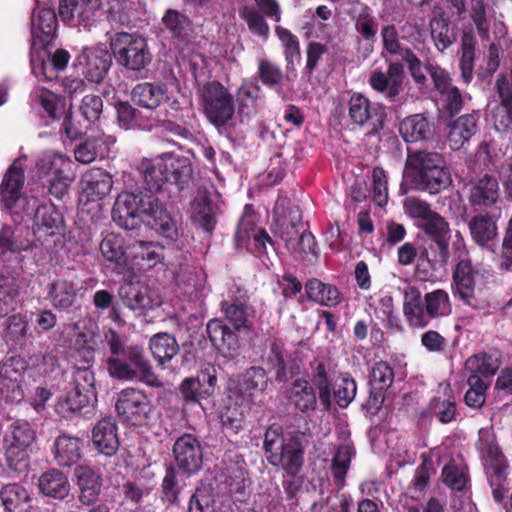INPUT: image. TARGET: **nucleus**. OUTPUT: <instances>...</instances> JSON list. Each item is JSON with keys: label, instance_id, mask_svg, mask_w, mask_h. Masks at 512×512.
I'll return each mask as SVG.
<instances>
[{"label": "nucleus", "instance_id": "obj_33", "mask_svg": "<svg viewBox=\"0 0 512 512\" xmlns=\"http://www.w3.org/2000/svg\"><path fill=\"white\" fill-rule=\"evenodd\" d=\"M279 233L292 253L312 251L314 248V237L296 223L282 224Z\"/></svg>", "mask_w": 512, "mask_h": 512}, {"label": "nucleus", "instance_id": "obj_51", "mask_svg": "<svg viewBox=\"0 0 512 512\" xmlns=\"http://www.w3.org/2000/svg\"><path fill=\"white\" fill-rule=\"evenodd\" d=\"M290 399L301 411L312 409L316 403V396L312 387L306 380L297 379L290 390Z\"/></svg>", "mask_w": 512, "mask_h": 512}, {"label": "nucleus", "instance_id": "obj_23", "mask_svg": "<svg viewBox=\"0 0 512 512\" xmlns=\"http://www.w3.org/2000/svg\"><path fill=\"white\" fill-rule=\"evenodd\" d=\"M78 499L83 505L96 502L101 491V477L91 467L81 465L75 468Z\"/></svg>", "mask_w": 512, "mask_h": 512}, {"label": "nucleus", "instance_id": "obj_64", "mask_svg": "<svg viewBox=\"0 0 512 512\" xmlns=\"http://www.w3.org/2000/svg\"><path fill=\"white\" fill-rule=\"evenodd\" d=\"M79 110L87 121L94 122L99 119L102 113L103 101L98 95H85L81 101Z\"/></svg>", "mask_w": 512, "mask_h": 512}, {"label": "nucleus", "instance_id": "obj_27", "mask_svg": "<svg viewBox=\"0 0 512 512\" xmlns=\"http://www.w3.org/2000/svg\"><path fill=\"white\" fill-rule=\"evenodd\" d=\"M0 247L13 252L28 251L37 247V241L28 227L4 226L0 231Z\"/></svg>", "mask_w": 512, "mask_h": 512}, {"label": "nucleus", "instance_id": "obj_18", "mask_svg": "<svg viewBox=\"0 0 512 512\" xmlns=\"http://www.w3.org/2000/svg\"><path fill=\"white\" fill-rule=\"evenodd\" d=\"M164 248L155 242L134 241L128 245L129 268L147 270L154 268L157 264H164Z\"/></svg>", "mask_w": 512, "mask_h": 512}, {"label": "nucleus", "instance_id": "obj_11", "mask_svg": "<svg viewBox=\"0 0 512 512\" xmlns=\"http://www.w3.org/2000/svg\"><path fill=\"white\" fill-rule=\"evenodd\" d=\"M115 408L121 420L134 426L146 424L152 412L146 394L134 388L123 389L118 393Z\"/></svg>", "mask_w": 512, "mask_h": 512}, {"label": "nucleus", "instance_id": "obj_63", "mask_svg": "<svg viewBox=\"0 0 512 512\" xmlns=\"http://www.w3.org/2000/svg\"><path fill=\"white\" fill-rule=\"evenodd\" d=\"M312 382L319 390V398L322 404L325 407H329L331 401V387L325 367L322 363L316 365Z\"/></svg>", "mask_w": 512, "mask_h": 512}, {"label": "nucleus", "instance_id": "obj_41", "mask_svg": "<svg viewBox=\"0 0 512 512\" xmlns=\"http://www.w3.org/2000/svg\"><path fill=\"white\" fill-rule=\"evenodd\" d=\"M70 59V55L66 50L58 49L48 58L47 61L41 60L36 62L34 58L31 60L32 71L39 79L52 80L56 77L55 71L63 70Z\"/></svg>", "mask_w": 512, "mask_h": 512}, {"label": "nucleus", "instance_id": "obj_26", "mask_svg": "<svg viewBox=\"0 0 512 512\" xmlns=\"http://www.w3.org/2000/svg\"><path fill=\"white\" fill-rule=\"evenodd\" d=\"M79 291L80 288L75 281L57 278L49 285L47 295L55 309L67 310L75 304Z\"/></svg>", "mask_w": 512, "mask_h": 512}, {"label": "nucleus", "instance_id": "obj_43", "mask_svg": "<svg viewBox=\"0 0 512 512\" xmlns=\"http://www.w3.org/2000/svg\"><path fill=\"white\" fill-rule=\"evenodd\" d=\"M424 232L430 236L438 245L442 253L447 252L449 224L438 213L432 211L421 223Z\"/></svg>", "mask_w": 512, "mask_h": 512}, {"label": "nucleus", "instance_id": "obj_8", "mask_svg": "<svg viewBox=\"0 0 512 512\" xmlns=\"http://www.w3.org/2000/svg\"><path fill=\"white\" fill-rule=\"evenodd\" d=\"M95 402L93 373L87 369L78 370L73 386L58 399L55 411L62 417H68L84 408L93 407Z\"/></svg>", "mask_w": 512, "mask_h": 512}, {"label": "nucleus", "instance_id": "obj_38", "mask_svg": "<svg viewBox=\"0 0 512 512\" xmlns=\"http://www.w3.org/2000/svg\"><path fill=\"white\" fill-rule=\"evenodd\" d=\"M469 229L473 240L479 246L493 249L498 234L495 221L488 216L478 215L470 221Z\"/></svg>", "mask_w": 512, "mask_h": 512}, {"label": "nucleus", "instance_id": "obj_40", "mask_svg": "<svg viewBox=\"0 0 512 512\" xmlns=\"http://www.w3.org/2000/svg\"><path fill=\"white\" fill-rule=\"evenodd\" d=\"M260 94L261 89L258 84L250 80L242 82L236 93L238 114L242 120L256 113Z\"/></svg>", "mask_w": 512, "mask_h": 512}, {"label": "nucleus", "instance_id": "obj_45", "mask_svg": "<svg viewBox=\"0 0 512 512\" xmlns=\"http://www.w3.org/2000/svg\"><path fill=\"white\" fill-rule=\"evenodd\" d=\"M305 291L310 300L323 306H336L340 302L337 288L317 279L309 280L306 283Z\"/></svg>", "mask_w": 512, "mask_h": 512}, {"label": "nucleus", "instance_id": "obj_4", "mask_svg": "<svg viewBox=\"0 0 512 512\" xmlns=\"http://www.w3.org/2000/svg\"><path fill=\"white\" fill-rule=\"evenodd\" d=\"M203 110L209 121L221 133L235 128L233 95L219 82H210L202 89Z\"/></svg>", "mask_w": 512, "mask_h": 512}, {"label": "nucleus", "instance_id": "obj_39", "mask_svg": "<svg viewBox=\"0 0 512 512\" xmlns=\"http://www.w3.org/2000/svg\"><path fill=\"white\" fill-rule=\"evenodd\" d=\"M431 411L442 423L451 422L456 415V404L453 391L449 384L441 383L438 395L432 400Z\"/></svg>", "mask_w": 512, "mask_h": 512}, {"label": "nucleus", "instance_id": "obj_50", "mask_svg": "<svg viewBox=\"0 0 512 512\" xmlns=\"http://www.w3.org/2000/svg\"><path fill=\"white\" fill-rule=\"evenodd\" d=\"M162 23L176 39L185 40L191 35L190 20L176 10H167L162 18Z\"/></svg>", "mask_w": 512, "mask_h": 512}, {"label": "nucleus", "instance_id": "obj_36", "mask_svg": "<svg viewBox=\"0 0 512 512\" xmlns=\"http://www.w3.org/2000/svg\"><path fill=\"white\" fill-rule=\"evenodd\" d=\"M128 245L124 235L110 233L100 244L102 255L118 267H126L128 260Z\"/></svg>", "mask_w": 512, "mask_h": 512}, {"label": "nucleus", "instance_id": "obj_62", "mask_svg": "<svg viewBox=\"0 0 512 512\" xmlns=\"http://www.w3.org/2000/svg\"><path fill=\"white\" fill-rule=\"evenodd\" d=\"M353 455L352 448L348 445L340 446L333 458L332 471L334 477L343 481Z\"/></svg>", "mask_w": 512, "mask_h": 512}, {"label": "nucleus", "instance_id": "obj_59", "mask_svg": "<svg viewBox=\"0 0 512 512\" xmlns=\"http://www.w3.org/2000/svg\"><path fill=\"white\" fill-rule=\"evenodd\" d=\"M442 480L454 491H463L468 484L465 468L454 463L444 466L442 470Z\"/></svg>", "mask_w": 512, "mask_h": 512}, {"label": "nucleus", "instance_id": "obj_42", "mask_svg": "<svg viewBox=\"0 0 512 512\" xmlns=\"http://www.w3.org/2000/svg\"><path fill=\"white\" fill-rule=\"evenodd\" d=\"M399 132L406 142L415 143L427 139L431 134V128L424 116L415 114L400 123Z\"/></svg>", "mask_w": 512, "mask_h": 512}, {"label": "nucleus", "instance_id": "obj_13", "mask_svg": "<svg viewBox=\"0 0 512 512\" xmlns=\"http://www.w3.org/2000/svg\"><path fill=\"white\" fill-rule=\"evenodd\" d=\"M76 68L89 82L100 83L112 65V56L103 45L84 47L76 58Z\"/></svg>", "mask_w": 512, "mask_h": 512}, {"label": "nucleus", "instance_id": "obj_28", "mask_svg": "<svg viewBox=\"0 0 512 512\" xmlns=\"http://www.w3.org/2000/svg\"><path fill=\"white\" fill-rule=\"evenodd\" d=\"M424 305L419 290L407 286L404 290L403 313L410 326L425 327L429 324L431 319Z\"/></svg>", "mask_w": 512, "mask_h": 512}, {"label": "nucleus", "instance_id": "obj_3", "mask_svg": "<svg viewBox=\"0 0 512 512\" xmlns=\"http://www.w3.org/2000/svg\"><path fill=\"white\" fill-rule=\"evenodd\" d=\"M406 175L422 190L431 194L440 192L451 182L443 157L433 152H418L410 156Z\"/></svg>", "mask_w": 512, "mask_h": 512}, {"label": "nucleus", "instance_id": "obj_60", "mask_svg": "<svg viewBox=\"0 0 512 512\" xmlns=\"http://www.w3.org/2000/svg\"><path fill=\"white\" fill-rule=\"evenodd\" d=\"M430 25L432 38L438 50L443 51L453 43L455 40L454 33L444 20L434 19Z\"/></svg>", "mask_w": 512, "mask_h": 512}, {"label": "nucleus", "instance_id": "obj_53", "mask_svg": "<svg viewBox=\"0 0 512 512\" xmlns=\"http://www.w3.org/2000/svg\"><path fill=\"white\" fill-rule=\"evenodd\" d=\"M222 309L225 312L227 319L234 326L235 329H249L252 326L251 318L253 317L254 311L242 304H231L227 305L222 303Z\"/></svg>", "mask_w": 512, "mask_h": 512}, {"label": "nucleus", "instance_id": "obj_10", "mask_svg": "<svg viewBox=\"0 0 512 512\" xmlns=\"http://www.w3.org/2000/svg\"><path fill=\"white\" fill-rule=\"evenodd\" d=\"M456 295L465 304L479 308V295L484 286L482 273L475 269L469 259L458 261L453 274Z\"/></svg>", "mask_w": 512, "mask_h": 512}, {"label": "nucleus", "instance_id": "obj_19", "mask_svg": "<svg viewBox=\"0 0 512 512\" xmlns=\"http://www.w3.org/2000/svg\"><path fill=\"white\" fill-rule=\"evenodd\" d=\"M119 296L131 310L142 313L161 304L158 294L150 287L140 283H127L120 287Z\"/></svg>", "mask_w": 512, "mask_h": 512}, {"label": "nucleus", "instance_id": "obj_17", "mask_svg": "<svg viewBox=\"0 0 512 512\" xmlns=\"http://www.w3.org/2000/svg\"><path fill=\"white\" fill-rule=\"evenodd\" d=\"M28 368L25 359L16 356L0 363V379L2 387L0 391L12 402H19L23 399L24 393L20 386L24 372Z\"/></svg>", "mask_w": 512, "mask_h": 512}, {"label": "nucleus", "instance_id": "obj_56", "mask_svg": "<svg viewBox=\"0 0 512 512\" xmlns=\"http://www.w3.org/2000/svg\"><path fill=\"white\" fill-rule=\"evenodd\" d=\"M469 389L465 394V402L468 406L479 408L485 403L487 384L477 374H471L468 378Z\"/></svg>", "mask_w": 512, "mask_h": 512}, {"label": "nucleus", "instance_id": "obj_12", "mask_svg": "<svg viewBox=\"0 0 512 512\" xmlns=\"http://www.w3.org/2000/svg\"><path fill=\"white\" fill-rule=\"evenodd\" d=\"M32 274L26 273L22 266L7 267L0 277V316L14 310L19 296L27 291Z\"/></svg>", "mask_w": 512, "mask_h": 512}, {"label": "nucleus", "instance_id": "obj_31", "mask_svg": "<svg viewBox=\"0 0 512 512\" xmlns=\"http://www.w3.org/2000/svg\"><path fill=\"white\" fill-rule=\"evenodd\" d=\"M132 99L137 105L150 110L156 109L164 101L170 100L165 85L147 82L137 84L133 88Z\"/></svg>", "mask_w": 512, "mask_h": 512}, {"label": "nucleus", "instance_id": "obj_57", "mask_svg": "<svg viewBox=\"0 0 512 512\" xmlns=\"http://www.w3.org/2000/svg\"><path fill=\"white\" fill-rule=\"evenodd\" d=\"M500 364L496 358L492 356L474 355L466 361V368L473 372L472 374H482L484 376H492L499 369Z\"/></svg>", "mask_w": 512, "mask_h": 512}, {"label": "nucleus", "instance_id": "obj_34", "mask_svg": "<svg viewBox=\"0 0 512 512\" xmlns=\"http://www.w3.org/2000/svg\"><path fill=\"white\" fill-rule=\"evenodd\" d=\"M81 183L83 192L92 201L105 197L112 189V179L110 175L99 168H94L86 172Z\"/></svg>", "mask_w": 512, "mask_h": 512}, {"label": "nucleus", "instance_id": "obj_37", "mask_svg": "<svg viewBox=\"0 0 512 512\" xmlns=\"http://www.w3.org/2000/svg\"><path fill=\"white\" fill-rule=\"evenodd\" d=\"M477 130V118L473 114L462 115L450 126L448 142L452 149L458 150L469 141Z\"/></svg>", "mask_w": 512, "mask_h": 512}, {"label": "nucleus", "instance_id": "obj_14", "mask_svg": "<svg viewBox=\"0 0 512 512\" xmlns=\"http://www.w3.org/2000/svg\"><path fill=\"white\" fill-rule=\"evenodd\" d=\"M256 215L247 205L240 219L235 240L240 248H247L257 256L266 253L267 244H271L269 235L256 225Z\"/></svg>", "mask_w": 512, "mask_h": 512}, {"label": "nucleus", "instance_id": "obj_22", "mask_svg": "<svg viewBox=\"0 0 512 512\" xmlns=\"http://www.w3.org/2000/svg\"><path fill=\"white\" fill-rule=\"evenodd\" d=\"M403 78L402 65L399 63H390L387 75L381 71H375L371 74L369 83L374 90L393 99L401 90Z\"/></svg>", "mask_w": 512, "mask_h": 512}, {"label": "nucleus", "instance_id": "obj_9", "mask_svg": "<svg viewBox=\"0 0 512 512\" xmlns=\"http://www.w3.org/2000/svg\"><path fill=\"white\" fill-rule=\"evenodd\" d=\"M38 170L49 175V191L58 199L68 193V189L75 180L72 170V161L69 157L55 151H47L37 162Z\"/></svg>", "mask_w": 512, "mask_h": 512}, {"label": "nucleus", "instance_id": "obj_20", "mask_svg": "<svg viewBox=\"0 0 512 512\" xmlns=\"http://www.w3.org/2000/svg\"><path fill=\"white\" fill-rule=\"evenodd\" d=\"M57 27V18L53 10L37 9L33 12L31 23L32 47L43 49L53 39Z\"/></svg>", "mask_w": 512, "mask_h": 512}, {"label": "nucleus", "instance_id": "obj_25", "mask_svg": "<svg viewBox=\"0 0 512 512\" xmlns=\"http://www.w3.org/2000/svg\"><path fill=\"white\" fill-rule=\"evenodd\" d=\"M115 138L111 135L100 134L88 138L74 149L75 159L83 164L93 162L98 156H106L111 146L115 144Z\"/></svg>", "mask_w": 512, "mask_h": 512}, {"label": "nucleus", "instance_id": "obj_47", "mask_svg": "<svg viewBox=\"0 0 512 512\" xmlns=\"http://www.w3.org/2000/svg\"><path fill=\"white\" fill-rule=\"evenodd\" d=\"M150 350L159 364L170 361L179 350L176 339L167 333H158L150 340Z\"/></svg>", "mask_w": 512, "mask_h": 512}, {"label": "nucleus", "instance_id": "obj_30", "mask_svg": "<svg viewBox=\"0 0 512 512\" xmlns=\"http://www.w3.org/2000/svg\"><path fill=\"white\" fill-rule=\"evenodd\" d=\"M499 199V184L496 178L485 175L471 184L469 200L472 205L488 207Z\"/></svg>", "mask_w": 512, "mask_h": 512}, {"label": "nucleus", "instance_id": "obj_46", "mask_svg": "<svg viewBox=\"0 0 512 512\" xmlns=\"http://www.w3.org/2000/svg\"><path fill=\"white\" fill-rule=\"evenodd\" d=\"M35 439L36 434L31 425L25 420H17L10 426L5 437V446L32 449Z\"/></svg>", "mask_w": 512, "mask_h": 512}, {"label": "nucleus", "instance_id": "obj_35", "mask_svg": "<svg viewBox=\"0 0 512 512\" xmlns=\"http://www.w3.org/2000/svg\"><path fill=\"white\" fill-rule=\"evenodd\" d=\"M96 6L93 0H60L59 13L63 21L76 25L89 19Z\"/></svg>", "mask_w": 512, "mask_h": 512}, {"label": "nucleus", "instance_id": "obj_58", "mask_svg": "<svg viewBox=\"0 0 512 512\" xmlns=\"http://www.w3.org/2000/svg\"><path fill=\"white\" fill-rule=\"evenodd\" d=\"M32 449L5 446V458L8 467L17 472H25L30 465V453Z\"/></svg>", "mask_w": 512, "mask_h": 512}, {"label": "nucleus", "instance_id": "obj_16", "mask_svg": "<svg viewBox=\"0 0 512 512\" xmlns=\"http://www.w3.org/2000/svg\"><path fill=\"white\" fill-rule=\"evenodd\" d=\"M267 375L263 368L252 367L241 378L229 383V398L238 406L249 407L252 404L254 391H264L267 386Z\"/></svg>", "mask_w": 512, "mask_h": 512}, {"label": "nucleus", "instance_id": "obj_54", "mask_svg": "<svg viewBox=\"0 0 512 512\" xmlns=\"http://www.w3.org/2000/svg\"><path fill=\"white\" fill-rule=\"evenodd\" d=\"M74 328L78 331L75 340L76 346L91 354L97 346L96 324L91 321H79Z\"/></svg>", "mask_w": 512, "mask_h": 512}, {"label": "nucleus", "instance_id": "obj_7", "mask_svg": "<svg viewBox=\"0 0 512 512\" xmlns=\"http://www.w3.org/2000/svg\"><path fill=\"white\" fill-rule=\"evenodd\" d=\"M110 47L117 63L130 71H141L152 60L146 39L137 34L116 33L110 38Z\"/></svg>", "mask_w": 512, "mask_h": 512}, {"label": "nucleus", "instance_id": "obj_5", "mask_svg": "<svg viewBox=\"0 0 512 512\" xmlns=\"http://www.w3.org/2000/svg\"><path fill=\"white\" fill-rule=\"evenodd\" d=\"M124 358V360L119 357L108 359V371L112 377L122 380H139L152 387L163 385L153 372L141 347L137 345L126 347Z\"/></svg>", "mask_w": 512, "mask_h": 512}, {"label": "nucleus", "instance_id": "obj_32", "mask_svg": "<svg viewBox=\"0 0 512 512\" xmlns=\"http://www.w3.org/2000/svg\"><path fill=\"white\" fill-rule=\"evenodd\" d=\"M83 442L68 434L59 435L54 442V457L61 466H70L82 456Z\"/></svg>", "mask_w": 512, "mask_h": 512}, {"label": "nucleus", "instance_id": "obj_15", "mask_svg": "<svg viewBox=\"0 0 512 512\" xmlns=\"http://www.w3.org/2000/svg\"><path fill=\"white\" fill-rule=\"evenodd\" d=\"M348 115L354 124L369 128L370 133H376L383 127L382 108L360 93H354L350 97Z\"/></svg>", "mask_w": 512, "mask_h": 512}, {"label": "nucleus", "instance_id": "obj_49", "mask_svg": "<svg viewBox=\"0 0 512 512\" xmlns=\"http://www.w3.org/2000/svg\"><path fill=\"white\" fill-rule=\"evenodd\" d=\"M424 304L430 319L448 316L452 311L449 294L437 289L424 296Z\"/></svg>", "mask_w": 512, "mask_h": 512}, {"label": "nucleus", "instance_id": "obj_61", "mask_svg": "<svg viewBox=\"0 0 512 512\" xmlns=\"http://www.w3.org/2000/svg\"><path fill=\"white\" fill-rule=\"evenodd\" d=\"M373 200L379 206H385L388 202L387 175L382 168H374L372 173Z\"/></svg>", "mask_w": 512, "mask_h": 512}, {"label": "nucleus", "instance_id": "obj_21", "mask_svg": "<svg viewBox=\"0 0 512 512\" xmlns=\"http://www.w3.org/2000/svg\"><path fill=\"white\" fill-rule=\"evenodd\" d=\"M175 460L180 469L187 473L197 471L202 463V453L197 439L186 434L178 438L173 447Z\"/></svg>", "mask_w": 512, "mask_h": 512}, {"label": "nucleus", "instance_id": "obj_1", "mask_svg": "<svg viewBox=\"0 0 512 512\" xmlns=\"http://www.w3.org/2000/svg\"><path fill=\"white\" fill-rule=\"evenodd\" d=\"M137 170L146 192L120 193L113 207V220L126 230L135 229L145 222L159 235L175 240L178 236L177 220L154 194L171 180L181 185L190 178V160L178 154L164 153L142 160Z\"/></svg>", "mask_w": 512, "mask_h": 512}, {"label": "nucleus", "instance_id": "obj_2", "mask_svg": "<svg viewBox=\"0 0 512 512\" xmlns=\"http://www.w3.org/2000/svg\"><path fill=\"white\" fill-rule=\"evenodd\" d=\"M23 184V169L19 162L15 161L7 170L1 184V199L11 215L47 229L60 227L63 223L62 215L53 205H41L36 198L23 196Z\"/></svg>", "mask_w": 512, "mask_h": 512}, {"label": "nucleus", "instance_id": "obj_52", "mask_svg": "<svg viewBox=\"0 0 512 512\" xmlns=\"http://www.w3.org/2000/svg\"><path fill=\"white\" fill-rule=\"evenodd\" d=\"M189 512H218L210 485L202 484L196 488L189 502Z\"/></svg>", "mask_w": 512, "mask_h": 512}, {"label": "nucleus", "instance_id": "obj_44", "mask_svg": "<svg viewBox=\"0 0 512 512\" xmlns=\"http://www.w3.org/2000/svg\"><path fill=\"white\" fill-rule=\"evenodd\" d=\"M191 220L207 232H211L215 227V216L208 196L203 191H199L192 202Z\"/></svg>", "mask_w": 512, "mask_h": 512}, {"label": "nucleus", "instance_id": "obj_48", "mask_svg": "<svg viewBox=\"0 0 512 512\" xmlns=\"http://www.w3.org/2000/svg\"><path fill=\"white\" fill-rule=\"evenodd\" d=\"M31 100L41 106L51 118H59L64 113L62 100L46 88L36 87L31 93Z\"/></svg>", "mask_w": 512, "mask_h": 512}, {"label": "nucleus", "instance_id": "obj_24", "mask_svg": "<svg viewBox=\"0 0 512 512\" xmlns=\"http://www.w3.org/2000/svg\"><path fill=\"white\" fill-rule=\"evenodd\" d=\"M92 442L96 449L106 456L116 453L119 439L116 423L112 418H103L96 423L92 431Z\"/></svg>", "mask_w": 512, "mask_h": 512}, {"label": "nucleus", "instance_id": "obj_6", "mask_svg": "<svg viewBox=\"0 0 512 512\" xmlns=\"http://www.w3.org/2000/svg\"><path fill=\"white\" fill-rule=\"evenodd\" d=\"M264 448L269 463L281 466L288 474H296L302 466V451L298 442L292 438L286 439L278 424H272L267 429Z\"/></svg>", "mask_w": 512, "mask_h": 512}, {"label": "nucleus", "instance_id": "obj_29", "mask_svg": "<svg viewBox=\"0 0 512 512\" xmlns=\"http://www.w3.org/2000/svg\"><path fill=\"white\" fill-rule=\"evenodd\" d=\"M38 488L44 496L57 500L65 499L71 490L67 476L57 469H50L41 474Z\"/></svg>", "mask_w": 512, "mask_h": 512}, {"label": "nucleus", "instance_id": "obj_55", "mask_svg": "<svg viewBox=\"0 0 512 512\" xmlns=\"http://www.w3.org/2000/svg\"><path fill=\"white\" fill-rule=\"evenodd\" d=\"M28 491L19 484H9L0 491V499L3 506L9 512H13L29 500Z\"/></svg>", "mask_w": 512, "mask_h": 512}]
</instances>
